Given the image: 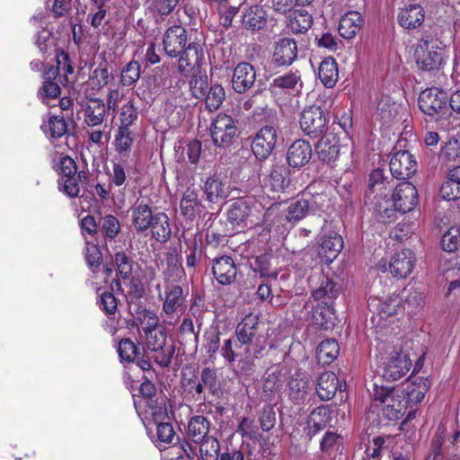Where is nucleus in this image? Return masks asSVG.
Listing matches in <instances>:
<instances>
[{"label": "nucleus", "mask_w": 460, "mask_h": 460, "mask_svg": "<svg viewBox=\"0 0 460 460\" xmlns=\"http://www.w3.org/2000/svg\"><path fill=\"white\" fill-rule=\"evenodd\" d=\"M279 205L272 204L267 212L261 203L252 199H238L227 210V220L233 226L253 227L265 224L267 217L279 214Z\"/></svg>", "instance_id": "f257e3e1"}, {"label": "nucleus", "mask_w": 460, "mask_h": 460, "mask_svg": "<svg viewBox=\"0 0 460 460\" xmlns=\"http://www.w3.org/2000/svg\"><path fill=\"white\" fill-rule=\"evenodd\" d=\"M393 188V181L385 176L382 170L376 169L371 172L366 191V203L371 208L379 221H382L383 217L393 216L394 211L387 207Z\"/></svg>", "instance_id": "f03ea898"}, {"label": "nucleus", "mask_w": 460, "mask_h": 460, "mask_svg": "<svg viewBox=\"0 0 460 460\" xmlns=\"http://www.w3.org/2000/svg\"><path fill=\"white\" fill-rule=\"evenodd\" d=\"M374 402L379 407L385 418L396 420L402 418L408 407L405 393L402 388H385L375 386Z\"/></svg>", "instance_id": "7ed1b4c3"}, {"label": "nucleus", "mask_w": 460, "mask_h": 460, "mask_svg": "<svg viewBox=\"0 0 460 460\" xmlns=\"http://www.w3.org/2000/svg\"><path fill=\"white\" fill-rule=\"evenodd\" d=\"M445 54L441 41L437 39H422L416 44L414 58L419 68L432 71L443 64Z\"/></svg>", "instance_id": "20e7f679"}, {"label": "nucleus", "mask_w": 460, "mask_h": 460, "mask_svg": "<svg viewBox=\"0 0 460 460\" xmlns=\"http://www.w3.org/2000/svg\"><path fill=\"white\" fill-rule=\"evenodd\" d=\"M418 204V191L413 184L402 181L395 188L389 199L388 208L394 211L391 217H383V223H390L397 218V214L411 211Z\"/></svg>", "instance_id": "39448f33"}, {"label": "nucleus", "mask_w": 460, "mask_h": 460, "mask_svg": "<svg viewBox=\"0 0 460 460\" xmlns=\"http://www.w3.org/2000/svg\"><path fill=\"white\" fill-rule=\"evenodd\" d=\"M376 119L387 127L405 122L408 118L406 107L394 102L390 96L383 95L377 102Z\"/></svg>", "instance_id": "423d86ee"}, {"label": "nucleus", "mask_w": 460, "mask_h": 460, "mask_svg": "<svg viewBox=\"0 0 460 460\" xmlns=\"http://www.w3.org/2000/svg\"><path fill=\"white\" fill-rule=\"evenodd\" d=\"M447 93L436 87L429 88L420 93L418 104L420 111L430 116L442 118L447 111Z\"/></svg>", "instance_id": "0eeeda50"}, {"label": "nucleus", "mask_w": 460, "mask_h": 460, "mask_svg": "<svg viewBox=\"0 0 460 460\" xmlns=\"http://www.w3.org/2000/svg\"><path fill=\"white\" fill-rule=\"evenodd\" d=\"M236 131L235 121L231 116L225 113H219L210 125L212 140L219 147L230 146L236 137Z\"/></svg>", "instance_id": "6e6552de"}, {"label": "nucleus", "mask_w": 460, "mask_h": 460, "mask_svg": "<svg viewBox=\"0 0 460 460\" xmlns=\"http://www.w3.org/2000/svg\"><path fill=\"white\" fill-rule=\"evenodd\" d=\"M299 123L302 130L306 135L316 137L323 132L327 118L321 107L312 105L303 111Z\"/></svg>", "instance_id": "1a4fd4ad"}, {"label": "nucleus", "mask_w": 460, "mask_h": 460, "mask_svg": "<svg viewBox=\"0 0 460 460\" xmlns=\"http://www.w3.org/2000/svg\"><path fill=\"white\" fill-rule=\"evenodd\" d=\"M277 143V130L272 126L261 128L252 143V150L260 160L266 159L273 151Z\"/></svg>", "instance_id": "9d476101"}, {"label": "nucleus", "mask_w": 460, "mask_h": 460, "mask_svg": "<svg viewBox=\"0 0 460 460\" xmlns=\"http://www.w3.org/2000/svg\"><path fill=\"white\" fill-rule=\"evenodd\" d=\"M411 367L409 356L402 351H394L385 363L383 376L389 381H396L404 376Z\"/></svg>", "instance_id": "9b49d317"}, {"label": "nucleus", "mask_w": 460, "mask_h": 460, "mask_svg": "<svg viewBox=\"0 0 460 460\" xmlns=\"http://www.w3.org/2000/svg\"><path fill=\"white\" fill-rule=\"evenodd\" d=\"M392 175L400 180L411 177L417 171V164L408 151H397L392 155L389 163Z\"/></svg>", "instance_id": "f8f14e48"}, {"label": "nucleus", "mask_w": 460, "mask_h": 460, "mask_svg": "<svg viewBox=\"0 0 460 460\" xmlns=\"http://www.w3.org/2000/svg\"><path fill=\"white\" fill-rule=\"evenodd\" d=\"M368 307L380 319H387L402 311V297L395 294L382 299L371 297L368 300Z\"/></svg>", "instance_id": "ddd939ff"}, {"label": "nucleus", "mask_w": 460, "mask_h": 460, "mask_svg": "<svg viewBox=\"0 0 460 460\" xmlns=\"http://www.w3.org/2000/svg\"><path fill=\"white\" fill-rule=\"evenodd\" d=\"M188 40L187 31L181 25L169 27L164 37V52L170 57L179 56L186 47Z\"/></svg>", "instance_id": "4468645a"}, {"label": "nucleus", "mask_w": 460, "mask_h": 460, "mask_svg": "<svg viewBox=\"0 0 460 460\" xmlns=\"http://www.w3.org/2000/svg\"><path fill=\"white\" fill-rule=\"evenodd\" d=\"M416 262L413 252L410 249H403L395 252L389 262V270L394 278L404 279L409 276Z\"/></svg>", "instance_id": "2eb2a0df"}, {"label": "nucleus", "mask_w": 460, "mask_h": 460, "mask_svg": "<svg viewBox=\"0 0 460 460\" xmlns=\"http://www.w3.org/2000/svg\"><path fill=\"white\" fill-rule=\"evenodd\" d=\"M256 80V71L248 62L239 63L233 72L232 86L234 92L243 93L252 87Z\"/></svg>", "instance_id": "dca6fc26"}, {"label": "nucleus", "mask_w": 460, "mask_h": 460, "mask_svg": "<svg viewBox=\"0 0 460 460\" xmlns=\"http://www.w3.org/2000/svg\"><path fill=\"white\" fill-rule=\"evenodd\" d=\"M319 160L330 164L334 162L340 154V138L333 131H326L315 146Z\"/></svg>", "instance_id": "f3484780"}, {"label": "nucleus", "mask_w": 460, "mask_h": 460, "mask_svg": "<svg viewBox=\"0 0 460 460\" xmlns=\"http://www.w3.org/2000/svg\"><path fill=\"white\" fill-rule=\"evenodd\" d=\"M180 55L178 70L181 75L189 74L195 67L199 68L204 58L203 50L197 43H190Z\"/></svg>", "instance_id": "a211bd4d"}, {"label": "nucleus", "mask_w": 460, "mask_h": 460, "mask_svg": "<svg viewBox=\"0 0 460 460\" xmlns=\"http://www.w3.org/2000/svg\"><path fill=\"white\" fill-rule=\"evenodd\" d=\"M297 58V43L291 38H283L276 42L272 56L278 66H290Z\"/></svg>", "instance_id": "6ab92c4d"}, {"label": "nucleus", "mask_w": 460, "mask_h": 460, "mask_svg": "<svg viewBox=\"0 0 460 460\" xmlns=\"http://www.w3.org/2000/svg\"><path fill=\"white\" fill-rule=\"evenodd\" d=\"M312 158V146L309 142L298 139L293 142L287 152L288 164L294 168L307 164Z\"/></svg>", "instance_id": "aec40b11"}, {"label": "nucleus", "mask_w": 460, "mask_h": 460, "mask_svg": "<svg viewBox=\"0 0 460 460\" xmlns=\"http://www.w3.org/2000/svg\"><path fill=\"white\" fill-rule=\"evenodd\" d=\"M343 249V239L336 232L324 234L319 249V255L325 263L332 262Z\"/></svg>", "instance_id": "412c9836"}, {"label": "nucleus", "mask_w": 460, "mask_h": 460, "mask_svg": "<svg viewBox=\"0 0 460 460\" xmlns=\"http://www.w3.org/2000/svg\"><path fill=\"white\" fill-rule=\"evenodd\" d=\"M212 272L219 284L229 285L235 279L237 270L230 256H221L214 260Z\"/></svg>", "instance_id": "4be33fe9"}, {"label": "nucleus", "mask_w": 460, "mask_h": 460, "mask_svg": "<svg viewBox=\"0 0 460 460\" xmlns=\"http://www.w3.org/2000/svg\"><path fill=\"white\" fill-rule=\"evenodd\" d=\"M203 206L199 198V190L188 188L181 195L180 200L181 215L187 220H193L202 211Z\"/></svg>", "instance_id": "5701e85b"}, {"label": "nucleus", "mask_w": 460, "mask_h": 460, "mask_svg": "<svg viewBox=\"0 0 460 460\" xmlns=\"http://www.w3.org/2000/svg\"><path fill=\"white\" fill-rule=\"evenodd\" d=\"M425 18V12L421 5L410 4L400 9L397 20L399 24L407 30H413L420 26Z\"/></svg>", "instance_id": "b1692460"}, {"label": "nucleus", "mask_w": 460, "mask_h": 460, "mask_svg": "<svg viewBox=\"0 0 460 460\" xmlns=\"http://www.w3.org/2000/svg\"><path fill=\"white\" fill-rule=\"evenodd\" d=\"M204 190L207 199L216 203L228 197L230 194V184L226 179L218 175L208 177L204 183Z\"/></svg>", "instance_id": "393cba45"}, {"label": "nucleus", "mask_w": 460, "mask_h": 460, "mask_svg": "<svg viewBox=\"0 0 460 460\" xmlns=\"http://www.w3.org/2000/svg\"><path fill=\"white\" fill-rule=\"evenodd\" d=\"M185 297L183 289L179 285L165 287L163 312L167 315H172L181 312L184 306Z\"/></svg>", "instance_id": "a878e982"}, {"label": "nucleus", "mask_w": 460, "mask_h": 460, "mask_svg": "<svg viewBox=\"0 0 460 460\" xmlns=\"http://www.w3.org/2000/svg\"><path fill=\"white\" fill-rule=\"evenodd\" d=\"M164 279L166 282L176 281L184 274L180 254L175 250L165 253L164 261H161Z\"/></svg>", "instance_id": "bb28decb"}, {"label": "nucleus", "mask_w": 460, "mask_h": 460, "mask_svg": "<svg viewBox=\"0 0 460 460\" xmlns=\"http://www.w3.org/2000/svg\"><path fill=\"white\" fill-rule=\"evenodd\" d=\"M267 23V13L261 5L245 7L243 11L242 24L252 31L261 30Z\"/></svg>", "instance_id": "cd10ccee"}, {"label": "nucleus", "mask_w": 460, "mask_h": 460, "mask_svg": "<svg viewBox=\"0 0 460 460\" xmlns=\"http://www.w3.org/2000/svg\"><path fill=\"white\" fill-rule=\"evenodd\" d=\"M309 389V377L306 373L296 372L288 382V396L295 403L305 399Z\"/></svg>", "instance_id": "c85d7f7f"}, {"label": "nucleus", "mask_w": 460, "mask_h": 460, "mask_svg": "<svg viewBox=\"0 0 460 460\" xmlns=\"http://www.w3.org/2000/svg\"><path fill=\"white\" fill-rule=\"evenodd\" d=\"M362 25L363 19L358 12H348L340 20V35L344 39H352L359 31Z\"/></svg>", "instance_id": "c756f323"}, {"label": "nucleus", "mask_w": 460, "mask_h": 460, "mask_svg": "<svg viewBox=\"0 0 460 460\" xmlns=\"http://www.w3.org/2000/svg\"><path fill=\"white\" fill-rule=\"evenodd\" d=\"M340 288L329 278H323L319 287L313 291V297L323 305H329L333 303V300L338 297Z\"/></svg>", "instance_id": "7c9ffc66"}, {"label": "nucleus", "mask_w": 460, "mask_h": 460, "mask_svg": "<svg viewBox=\"0 0 460 460\" xmlns=\"http://www.w3.org/2000/svg\"><path fill=\"white\" fill-rule=\"evenodd\" d=\"M155 218L151 208L143 203H139L131 208V222L137 231L143 232L147 230Z\"/></svg>", "instance_id": "2f4dec72"}, {"label": "nucleus", "mask_w": 460, "mask_h": 460, "mask_svg": "<svg viewBox=\"0 0 460 460\" xmlns=\"http://www.w3.org/2000/svg\"><path fill=\"white\" fill-rule=\"evenodd\" d=\"M332 420V411L326 406L314 409L308 418L307 429L310 436H314L323 430Z\"/></svg>", "instance_id": "473e14b6"}, {"label": "nucleus", "mask_w": 460, "mask_h": 460, "mask_svg": "<svg viewBox=\"0 0 460 460\" xmlns=\"http://www.w3.org/2000/svg\"><path fill=\"white\" fill-rule=\"evenodd\" d=\"M106 114V105L101 99H90L84 110V123L89 127L101 125Z\"/></svg>", "instance_id": "72a5a7b5"}, {"label": "nucleus", "mask_w": 460, "mask_h": 460, "mask_svg": "<svg viewBox=\"0 0 460 460\" xmlns=\"http://www.w3.org/2000/svg\"><path fill=\"white\" fill-rule=\"evenodd\" d=\"M338 389V378L332 372H323L318 378L316 393L323 401L332 399Z\"/></svg>", "instance_id": "f704fd0d"}, {"label": "nucleus", "mask_w": 460, "mask_h": 460, "mask_svg": "<svg viewBox=\"0 0 460 460\" xmlns=\"http://www.w3.org/2000/svg\"><path fill=\"white\" fill-rule=\"evenodd\" d=\"M273 91L275 90H292L299 92L303 87V82L299 71H289L282 75H279L272 80Z\"/></svg>", "instance_id": "c9c22d12"}, {"label": "nucleus", "mask_w": 460, "mask_h": 460, "mask_svg": "<svg viewBox=\"0 0 460 460\" xmlns=\"http://www.w3.org/2000/svg\"><path fill=\"white\" fill-rule=\"evenodd\" d=\"M288 169L283 165L272 166L270 174L265 180V186L274 192L285 190L289 183Z\"/></svg>", "instance_id": "e433bc0d"}, {"label": "nucleus", "mask_w": 460, "mask_h": 460, "mask_svg": "<svg viewBox=\"0 0 460 460\" xmlns=\"http://www.w3.org/2000/svg\"><path fill=\"white\" fill-rule=\"evenodd\" d=\"M210 422L204 416L198 415L190 419L188 425V435L196 444L208 438Z\"/></svg>", "instance_id": "4c0bfd02"}, {"label": "nucleus", "mask_w": 460, "mask_h": 460, "mask_svg": "<svg viewBox=\"0 0 460 460\" xmlns=\"http://www.w3.org/2000/svg\"><path fill=\"white\" fill-rule=\"evenodd\" d=\"M258 322L255 318L247 316L236 327L235 334L239 342L247 345L256 338Z\"/></svg>", "instance_id": "58836bf2"}, {"label": "nucleus", "mask_w": 460, "mask_h": 460, "mask_svg": "<svg viewBox=\"0 0 460 460\" xmlns=\"http://www.w3.org/2000/svg\"><path fill=\"white\" fill-rule=\"evenodd\" d=\"M318 76L326 87L332 88L335 85L339 73L337 63L332 58L322 61L318 69Z\"/></svg>", "instance_id": "ea45409f"}, {"label": "nucleus", "mask_w": 460, "mask_h": 460, "mask_svg": "<svg viewBox=\"0 0 460 460\" xmlns=\"http://www.w3.org/2000/svg\"><path fill=\"white\" fill-rule=\"evenodd\" d=\"M154 238L161 243L166 242L171 236L169 218L165 213L155 214V218L150 225Z\"/></svg>", "instance_id": "a19ab883"}, {"label": "nucleus", "mask_w": 460, "mask_h": 460, "mask_svg": "<svg viewBox=\"0 0 460 460\" xmlns=\"http://www.w3.org/2000/svg\"><path fill=\"white\" fill-rule=\"evenodd\" d=\"M340 347L333 339L323 341L317 347L316 358L319 363L328 365L339 355Z\"/></svg>", "instance_id": "79ce46f5"}, {"label": "nucleus", "mask_w": 460, "mask_h": 460, "mask_svg": "<svg viewBox=\"0 0 460 460\" xmlns=\"http://www.w3.org/2000/svg\"><path fill=\"white\" fill-rule=\"evenodd\" d=\"M313 23L312 15L305 10H296L290 16L288 27L294 33H304L307 31Z\"/></svg>", "instance_id": "37998d69"}, {"label": "nucleus", "mask_w": 460, "mask_h": 460, "mask_svg": "<svg viewBox=\"0 0 460 460\" xmlns=\"http://www.w3.org/2000/svg\"><path fill=\"white\" fill-rule=\"evenodd\" d=\"M311 209L313 206L309 199H297L288 207L285 219L288 222H296L304 218Z\"/></svg>", "instance_id": "c03bdc74"}, {"label": "nucleus", "mask_w": 460, "mask_h": 460, "mask_svg": "<svg viewBox=\"0 0 460 460\" xmlns=\"http://www.w3.org/2000/svg\"><path fill=\"white\" fill-rule=\"evenodd\" d=\"M86 179V173L84 171L77 174L59 180V190L70 198L78 197L80 193V184Z\"/></svg>", "instance_id": "a18cd8bd"}, {"label": "nucleus", "mask_w": 460, "mask_h": 460, "mask_svg": "<svg viewBox=\"0 0 460 460\" xmlns=\"http://www.w3.org/2000/svg\"><path fill=\"white\" fill-rule=\"evenodd\" d=\"M199 443L200 444L199 456L201 460H218L220 446L215 437H208Z\"/></svg>", "instance_id": "49530a36"}, {"label": "nucleus", "mask_w": 460, "mask_h": 460, "mask_svg": "<svg viewBox=\"0 0 460 460\" xmlns=\"http://www.w3.org/2000/svg\"><path fill=\"white\" fill-rule=\"evenodd\" d=\"M41 128L50 137L58 138L66 134V123L62 117L51 116L47 124L41 125Z\"/></svg>", "instance_id": "de8ad7c7"}, {"label": "nucleus", "mask_w": 460, "mask_h": 460, "mask_svg": "<svg viewBox=\"0 0 460 460\" xmlns=\"http://www.w3.org/2000/svg\"><path fill=\"white\" fill-rule=\"evenodd\" d=\"M138 118V112L137 108L135 107L134 102L132 99L128 100L119 110V128H128L133 125Z\"/></svg>", "instance_id": "09e8293b"}, {"label": "nucleus", "mask_w": 460, "mask_h": 460, "mask_svg": "<svg viewBox=\"0 0 460 460\" xmlns=\"http://www.w3.org/2000/svg\"><path fill=\"white\" fill-rule=\"evenodd\" d=\"M206 107L210 111L217 110L223 101L225 100L226 93L222 85L215 84L211 85L209 91L206 93Z\"/></svg>", "instance_id": "8fccbe9b"}, {"label": "nucleus", "mask_w": 460, "mask_h": 460, "mask_svg": "<svg viewBox=\"0 0 460 460\" xmlns=\"http://www.w3.org/2000/svg\"><path fill=\"white\" fill-rule=\"evenodd\" d=\"M132 132L128 128H119L115 137V149L119 154H127L132 146Z\"/></svg>", "instance_id": "3c124183"}, {"label": "nucleus", "mask_w": 460, "mask_h": 460, "mask_svg": "<svg viewBox=\"0 0 460 460\" xmlns=\"http://www.w3.org/2000/svg\"><path fill=\"white\" fill-rule=\"evenodd\" d=\"M67 55L62 53L60 57L58 58V66H51L44 73L45 81H52L56 79V77L61 73L64 72L65 75L72 74L74 68L71 65L67 64Z\"/></svg>", "instance_id": "603ef678"}, {"label": "nucleus", "mask_w": 460, "mask_h": 460, "mask_svg": "<svg viewBox=\"0 0 460 460\" xmlns=\"http://www.w3.org/2000/svg\"><path fill=\"white\" fill-rule=\"evenodd\" d=\"M140 77V65L137 61H130L121 71L120 83L124 86L134 84Z\"/></svg>", "instance_id": "864d4df0"}, {"label": "nucleus", "mask_w": 460, "mask_h": 460, "mask_svg": "<svg viewBox=\"0 0 460 460\" xmlns=\"http://www.w3.org/2000/svg\"><path fill=\"white\" fill-rule=\"evenodd\" d=\"M191 95L196 99L205 97L208 86L207 75H193L189 82Z\"/></svg>", "instance_id": "5fc2aeb1"}, {"label": "nucleus", "mask_w": 460, "mask_h": 460, "mask_svg": "<svg viewBox=\"0 0 460 460\" xmlns=\"http://www.w3.org/2000/svg\"><path fill=\"white\" fill-rule=\"evenodd\" d=\"M333 314V309L332 305H323L321 303H318L317 306L314 308L312 312V318L314 324L324 327L329 320L331 319V314Z\"/></svg>", "instance_id": "6e6d98bb"}, {"label": "nucleus", "mask_w": 460, "mask_h": 460, "mask_svg": "<svg viewBox=\"0 0 460 460\" xmlns=\"http://www.w3.org/2000/svg\"><path fill=\"white\" fill-rule=\"evenodd\" d=\"M402 390L405 393L408 404L411 402L417 403L421 402L424 399L425 394L427 392L426 385L422 383H412L411 385H407V387L403 388Z\"/></svg>", "instance_id": "4d7b16f0"}, {"label": "nucleus", "mask_w": 460, "mask_h": 460, "mask_svg": "<svg viewBox=\"0 0 460 460\" xmlns=\"http://www.w3.org/2000/svg\"><path fill=\"white\" fill-rule=\"evenodd\" d=\"M441 245L444 251L452 252L460 245V234L458 228H450L441 239Z\"/></svg>", "instance_id": "13d9d810"}, {"label": "nucleus", "mask_w": 460, "mask_h": 460, "mask_svg": "<svg viewBox=\"0 0 460 460\" xmlns=\"http://www.w3.org/2000/svg\"><path fill=\"white\" fill-rule=\"evenodd\" d=\"M118 351L122 361L131 362L137 356V348L129 339H122L119 341Z\"/></svg>", "instance_id": "bf43d9fd"}, {"label": "nucleus", "mask_w": 460, "mask_h": 460, "mask_svg": "<svg viewBox=\"0 0 460 460\" xmlns=\"http://www.w3.org/2000/svg\"><path fill=\"white\" fill-rule=\"evenodd\" d=\"M166 335L162 331L149 332L146 334V343L148 349L158 351L165 346Z\"/></svg>", "instance_id": "052dcab7"}, {"label": "nucleus", "mask_w": 460, "mask_h": 460, "mask_svg": "<svg viewBox=\"0 0 460 460\" xmlns=\"http://www.w3.org/2000/svg\"><path fill=\"white\" fill-rule=\"evenodd\" d=\"M440 195L443 199L447 200H456L460 199V184L452 181L447 175V181L440 188Z\"/></svg>", "instance_id": "680f3d73"}, {"label": "nucleus", "mask_w": 460, "mask_h": 460, "mask_svg": "<svg viewBox=\"0 0 460 460\" xmlns=\"http://www.w3.org/2000/svg\"><path fill=\"white\" fill-rule=\"evenodd\" d=\"M115 264L117 271L124 279H128L132 271V264L129 258L124 252H117L115 254Z\"/></svg>", "instance_id": "e2e57ef3"}, {"label": "nucleus", "mask_w": 460, "mask_h": 460, "mask_svg": "<svg viewBox=\"0 0 460 460\" xmlns=\"http://www.w3.org/2000/svg\"><path fill=\"white\" fill-rule=\"evenodd\" d=\"M149 413L152 416L154 422H164L168 417L167 409L163 402H157V401L146 402Z\"/></svg>", "instance_id": "0e129e2a"}, {"label": "nucleus", "mask_w": 460, "mask_h": 460, "mask_svg": "<svg viewBox=\"0 0 460 460\" xmlns=\"http://www.w3.org/2000/svg\"><path fill=\"white\" fill-rule=\"evenodd\" d=\"M137 319L145 334L157 330L159 320L153 312L145 311Z\"/></svg>", "instance_id": "69168bd1"}, {"label": "nucleus", "mask_w": 460, "mask_h": 460, "mask_svg": "<svg viewBox=\"0 0 460 460\" xmlns=\"http://www.w3.org/2000/svg\"><path fill=\"white\" fill-rule=\"evenodd\" d=\"M85 259L90 268H98L102 261V255L100 249L93 243L86 242Z\"/></svg>", "instance_id": "338daca9"}, {"label": "nucleus", "mask_w": 460, "mask_h": 460, "mask_svg": "<svg viewBox=\"0 0 460 460\" xmlns=\"http://www.w3.org/2000/svg\"><path fill=\"white\" fill-rule=\"evenodd\" d=\"M156 435L158 441L162 443H171L174 438L175 432L171 423L164 421L156 424Z\"/></svg>", "instance_id": "774afa93"}]
</instances>
